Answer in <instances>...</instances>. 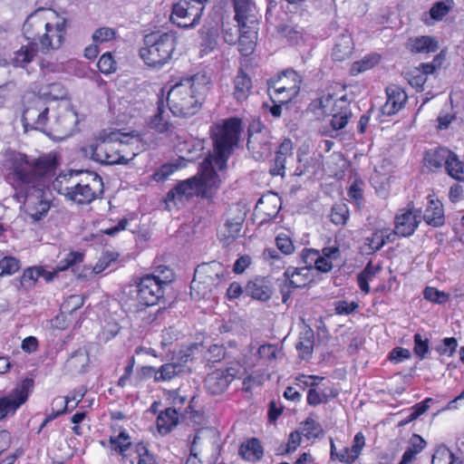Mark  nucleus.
Listing matches in <instances>:
<instances>
[{
    "label": "nucleus",
    "instance_id": "1",
    "mask_svg": "<svg viewBox=\"0 0 464 464\" xmlns=\"http://www.w3.org/2000/svg\"><path fill=\"white\" fill-rule=\"evenodd\" d=\"M58 165V157L52 152L37 159L12 150L4 152L5 180L34 222L42 220L50 210V193L45 189L44 179L55 174Z\"/></svg>",
    "mask_w": 464,
    "mask_h": 464
},
{
    "label": "nucleus",
    "instance_id": "2",
    "mask_svg": "<svg viewBox=\"0 0 464 464\" xmlns=\"http://www.w3.org/2000/svg\"><path fill=\"white\" fill-rule=\"evenodd\" d=\"M242 131V121L237 117L215 125L211 130L212 152L199 165L198 175L178 183L168 192L167 200H181L183 197L188 198L193 195L207 197L212 188H218L221 178L216 169H227V160L237 147Z\"/></svg>",
    "mask_w": 464,
    "mask_h": 464
},
{
    "label": "nucleus",
    "instance_id": "3",
    "mask_svg": "<svg viewBox=\"0 0 464 464\" xmlns=\"http://www.w3.org/2000/svg\"><path fill=\"white\" fill-rule=\"evenodd\" d=\"M211 80L205 72H198L182 79L168 91L167 102L169 111L179 117L196 114L210 90Z\"/></svg>",
    "mask_w": 464,
    "mask_h": 464
},
{
    "label": "nucleus",
    "instance_id": "4",
    "mask_svg": "<svg viewBox=\"0 0 464 464\" xmlns=\"http://www.w3.org/2000/svg\"><path fill=\"white\" fill-rule=\"evenodd\" d=\"M128 134L120 130L103 131L99 138L84 148V152L92 160L102 164H127L135 157V153L130 156L124 155V139Z\"/></svg>",
    "mask_w": 464,
    "mask_h": 464
},
{
    "label": "nucleus",
    "instance_id": "5",
    "mask_svg": "<svg viewBox=\"0 0 464 464\" xmlns=\"http://www.w3.org/2000/svg\"><path fill=\"white\" fill-rule=\"evenodd\" d=\"M177 44V36L173 32H153L144 37V45L140 56L151 68H161L172 57Z\"/></svg>",
    "mask_w": 464,
    "mask_h": 464
},
{
    "label": "nucleus",
    "instance_id": "6",
    "mask_svg": "<svg viewBox=\"0 0 464 464\" xmlns=\"http://www.w3.org/2000/svg\"><path fill=\"white\" fill-rule=\"evenodd\" d=\"M72 189L68 199L79 205L90 204L103 194L102 179L95 172L75 171L69 179Z\"/></svg>",
    "mask_w": 464,
    "mask_h": 464
},
{
    "label": "nucleus",
    "instance_id": "7",
    "mask_svg": "<svg viewBox=\"0 0 464 464\" xmlns=\"http://www.w3.org/2000/svg\"><path fill=\"white\" fill-rule=\"evenodd\" d=\"M301 76L294 70H285L276 78L267 82L268 92L273 102L286 103L300 91Z\"/></svg>",
    "mask_w": 464,
    "mask_h": 464
},
{
    "label": "nucleus",
    "instance_id": "8",
    "mask_svg": "<svg viewBox=\"0 0 464 464\" xmlns=\"http://www.w3.org/2000/svg\"><path fill=\"white\" fill-rule=\"evenodd\" d=\"M171 280L154 274L145 275L135 281L136 300L142 306H152L163 297L164 286Z\"/></svg>",
    "mask_w": 464,
    "mask_h": 464
},
{
    "label": "nucleus",
    "instance_id": "9",
    "mask_svg": "<svg viewBox=\"0 0 464 464\" xmlns=\"http://www.w3.org/2000/svg\"><path fill=\"white\" fill-rule=\"evenodd\" d=\"M52 21L45 25L40 41V49L43 53L59 49L65 38L67 30V18L56 11H52Z\"/></svg>",
    "mask_w": 464,
    "mask_h": 464
},
{
    "label": "nucleus",
    "instance_id": "10",
    "mask_svg": "<svg viewBox=\"0 0 464 464\" xmlns=\"http://www.w3.org/2000/svg\"><path fill=\"white\" fill-rule=\"evenodd\" d=\"M205 5L200 1L179 0L173 5L170 20L181 28H192L199 24Z\"/></svg>",
    "mask_w": 464,
    "mask_h": 464
},
{
    "label": "nucleus",
    "instance_id": "11",
    "mask_svg": "<svg viewBox=\"0 0 464 464\" xmlns=\"http://www.w3.org/2000/svg\"><path fill=\"white\" fill-rule=\"evenodd\" d=\"M34 386L32 379H24L5 396L0 397V420L14 415L27 401Z\"/></svg>",
    "mask_w": 464,
    "mask_h": 464
},
{
    "label": "nucleus",
    "instance_id": "12",
    "mask_svg": "<svg viewBox=\"0 0 464 464\" xmlns=\"http://www.w3.org/2000/svg\"><path fill=\"white\" fill-rule=\"evenodd\" d=\"M49 108L40 96L33 95L24 103L22 121L25 128L44 130L47 123Z\"/></svg>",
    "mask_w": 464,
    "mask_h": 464
},
{
    "label": "nucleus",
    "instance_id": "13",
    "mask_svg": "<svg viewBox=\"0 0 464 464\" xmlns=\"http://www.w3.org/2000/svg\"><path fill=\"white\" fill-rule=\"evenodd\" d=\"M51 8H39L27 16L23 24V34L29 44L39 45L45 25L52 21Z\"/></svg>",
    "mask_w": 464,
    "mask_h": 464
},
{
    "label": "nucleus",
    "instance_id": "14",
    "mask_svg": "<svg viewBox=\"0 0 464 464\" xmlns=\"http://www.w3.org/2000/svg\"><path fill=\"white\" fill-rule=\"evenodd\" d=\"M246 216V211L239 206H235L229 209L224 227L219 234L220 240L224 245H230L241 235Z\"/></svg>",
    "mask_w": 464,
    "mask_h": 464
},
{
    "label": "nucleus",
    "instance_id": "15",
    "mask_svg": "<svg viewBox=\"0 0 464 464\" xmlns=\"http://www.w3.org/2000/svg\"><path fill=\"white\" fill-rule=\"evenodd\" d=\"M238 372L239 371L237 367H227L213 371L205 379L207 392L212 395L223 393L237 377Z\"/></svg>",
    "mask_w": 464,
    "mask_h": 464
},
{
    "label": "nucleus",
    "instance_id": "16",
    "mask_svg": "<svg viewBox=\"0 0 464 464\" xmlns=\"http://www.w3.org/2000/svg\"><path fill=\"white\" fill-rule=\"evenodd\" d=\"M420 209L414 208L412 202L407 208L400 209L394 219L396 233L401 237L411 236L420 223Z\"/></svg>",
    "mask_w": 464,
    "mask_h": 464
},
{
    "label": "nucleus",
    "instance_id": "17",
    "mask_svg": "<svg viewBox=\"0 0 464 464\" xmlns=\"http://www.w3.org/2000/svg\"><path fill=\"white\" fill-rule=\"evenodd\" d=\"M247 149L256 160L266 158L272 150V142L266 130H248Z\"/></svg>",
    "mask_w": 464,
    "mask_h": 464
},
{
    "label": "nucleus",
    "instance_id": "18",
    "mask_svg": "<svg viewBox=\"0 0 464 464\" xmlns=\"http://www.w3.org/2000/svg\"><path fill=\"white\" fill-rule=\"evenodd\" d=\"M235 18L238 27L254 28L258 25V13L251 0H233Z\"/></svg>",
    "mask_w": 464,
    "mask_h": 464
},
{
    "label": "nucleus",
    "instance_id": "19",
    "mask_svg": "<svg viewBox=\"0 0 464 464\" xmlns=\"http://www.w3.org/2000/svg\"><path fill=\"white\" fill-rule=\"evenodd\" d=\"M245 294L260 302L268 301L273 295V285L267 277L256 276L245 285Z\"/></svg>",
    "mask_w": 464,
    "mask_h": 464
},
{
    "label": "nucleus",
    "instance_id": "20",
    "mask_svg": "<svg viewBox=\"0 0 464 464\" xmlns=\"http://www.w3.org/2000/svg\"><path fill=\"white\" fill-rule=\"evenodd\" d=\"M226 268L218 261H211L208 263H202L195 269L194 276L202 280L203 283L210 282L218 285L224 279Z\"/></svg>",
    "mask_w": 464,
    "mask_h": 464
},
{
    "label": "nucleus",
    "instance_id": "21",
    "mask_svg": "<svg viewBox=\"0 0 464 464\" xmlns=\"http://www.w3.org/2000/svg\"><path fill=\"white\" fill-rule=\"evenodd\" d=\"M387 101L382 106V112L393 115L401 110L408 99L406 92L398 85H390L386 88Z\"/></svg>",
    "mask_w": 464,
    "mask_h": 464
},
{
    "label": "nucleus",
    "instance_id": "22",
    "mask_svg": "<svg viewBox=\"0 0 464 464\" xmlns=\"http://www.w3.org/2000/svg\"><path fill=\"white\" fill-rule=\"evenodd\" d=\"M293 149V142L291 140H285L280 144L269 170L272 176L283 177L285 175V165L289 160H294Z\"/></svg>",
    "mask_w": 464,
    "mask_h": 464
},
{
    "label": "nucleus",
    "instance_id": "23",
    "mask_svg": "<svg viewBox=\"0 0 464 464\" xmlns=\"http://www.w3.org/2000/svg\"><path fill=\"white\" fill-rule=\"evenodd\" d=\"M148 126L150 129L160 134L171 135L174 133L176 126L169 121V114L164 108L162 100L158 102L156 113L150 117Z\"/></svg>",
    "mask_w": 464,
    "mask_h": 464
},
{
    "label": "nucleus",
    "instance_id": "24",
    "mask_svg": "<svg viewBox=\"0 0 464 464\" xmlns=\"http://www.w3.org/2000/svg\"><path fill=\"white\" fill-rule=\"evenodd\" d=\"M439 47L437 38L430 35L411 37L406 44V48L412 53H435Z\"/></svg>",
    "mask_w": 464,
    "mask_h": 464
},
{
    "label": "nucleus",
    "instance_id": "25",
    "mask_svg": "<svg viewBox=\"0 0 464 464\" xmlns=\"http://www.w3.org/2000/svg\"><path fill=\"white\" fill-rule=\"evenodd\" d=\"M233 86L232 95L234 99L237 102L246 101L252 89V81L243 69L238 70L233 80Z\"/></svg>",
    "mask_w": 464,
    "mask_h": 464
},
{
    "label": "nucleus",
    "instance_id": "26",
    "mask_svg": "<svg viewBox=\"0 0 464 464\" xmlns=\"http://www.w3.org/2000/svg\"><path fill=\"white\" fill-rule=\"evenodd\" d=\"M154 372V382H169L185 372V365L179 362H169L160 368L149 367L146 369Z\"/></svg>",
    "mask_w": 464,
    "mask_h": 464
},
{
    "label": "nucleus",
    "instance_id": "27",
    "mask_svg": "<svg viewBox=\"0 0 464 464\" xmlns=\"http://www.w3.org/2000/svg\"><path fill=\"white\" fill-rule=\"evenodd\" d=\"M285 282L292 288H302L312 281L311 271L303 267H288L284 273Z\"/></svg>",
    "mask_w": 464,
    "mask_h": 464
},
{
    "label": "nucleus",
    "instance_id": "28",
    "mask_svg": "<svg viewBox=\"0 0 464 464\" xmlns=\"http://www.w3.org/2000/svg\"><path fill=\"white\" fill-rule=\"evenodd\" d=\"M354 49V44L350 34H341L335 40L332 56L336 61H343L350 57Z\"/></svg>",
    "mask_w": 464,
    "mask_h": 464
},
{
    "label": "nucleus",
    "instance_id": "29",
    "mask_svg": "<svg viewBox=\"0 0 464 464\" xmlns=\"http://www.w3.org/2000/svg\"><path fill=\"white\" fill-rule=\"evenodd\" d=\"M257 26L254 28H243L239 27L238 32V50L240 53L246 56L255 49L256 40L257 37Z\"/></svg>",
    "mask_w": 464,
    "mask_h": 464
},
{
    "label": "nucleus",
    "instance_id": "30",
    "mask_svg": "<svg viewBox=\"0 0 464 464\" xmlns=\"http://www.w3.org/2000/svg\"><path fill=\"white\" fill-rule=\"evenodd\" d=\"M424 221L432 227H440L444 224V210L439 200L430 199L423 215Z\"/></svg>",
    "mask_w": 464,
    "mask_h": 464
},
{
    "label": "nucleus",
    "instance_id": "31",
    "mask_svg": "<svg viewBox=\"0 0 464 464\" xmlns=\"http://www.w3.org/2000/svg\"><path fill=\"white\" fill-rule=\"evenodd\" d=\"M179 422V413L173 408H168L161 411L157 418V429L162 435L171 431Z\"/></svg>",
    "mask_w": 464,
    "mask_h": 464
},
{
    "label": "nucleus",
    "instance_id": "32",
    "mask_svg": "<svg viewBox=\"0 0 464 464\" xmlns=\"http://www.w3.org/2000/svg\"><path fill=\"white\" fill-rule=\"evenodd\" d=\"M314 345V331L311 328H306L300 334L299 341L296 343V349L299 352L300 357L304 360H308L312 356Z\"/></svg>",
    "mask_w": 464,
    "mask_h": 464
},
{
    "label": "nucleus",
    "instance_id": "33",
    "mask_svg": "<svg viewBox=\"0 0 464 464\" xmlns=\"http://www.w3.org/2000/svg\"><path fill=\"white\" fill-rule=\"evenodd\" d=\"M239 454L243 459L255 462L263 457V447L257 439L253 438L240 446Z\"/></svg>",
    "mask_w": 464,
    "mask_h": 464
},
{
    "label": "nucleus",
    "instance_id": "34",
    "mask_svg": "<svg viewBox=\"0 0 464 464\" xmlns=\"http://www.w3.org/2000/svg\"><path fill=\"white\" fill-rule=\"evenodd\" d=\"M89 363V354L86 349L79 348L73 352L71 357L67 360L66 367L68 370L74 372H84L85 367Z\"/></svg>",
    "mask_w": 464,
    "mask_h": 464
},
{
    "label": "nucleus",
    "instance_id": "35",
    "mask_svg": "<svg viewBox=\"0 0 464 464\" xmlns=\"http://www.w3.org/2000/svg\"><path fill=\"white\" fill-rule=\"evenodd\" d=\"M450 150L446 148H439L433 151L428 152L425 155L426 165L430 169H440L446 167L449 157H450Z\"/></svg>",
    "mask_w": 464,
    "mask_h": 464
},
{
    "label": "nucleus",
    "instance_id": "36",
    "mask_svg": "<svg viewBox=\"0 0 464 464\" xmlns=\"http://www.w3.org/2000/svg\"><path fill=\"white\" fill-rule=\"evenodd\" d=\"M34 46V44H31L26 46H22L18 51L14 52L11 63L14 67L24 68L36 55L37 51Z\"/></svg>",
    "mask_w": 464,
    "mask_h": 464
},
{
    "label": "nucleus",
    "instance_id": "37",
    "mask_svg": "<svg viewBox=\"0 0 464 464\" xmlns=\"http://www.w3.org/2000/svg\"><path fill=\"white\" fill-rule=\"evenodd\" d=\"M218 285L215 283L205 282L198 279V276H194V278L190 285V295L194 299H205L209 298L213 290Z\"/></svg>",
    "mask_w": 464,
    "mask_h": 464
},
{
    "label": "nucleus",
    "instance_id": "38",
    "mask_svg": "<svg viewBox=\"0 0 464 464\" xmlns=\"http://www.w3.org/2000/svg\"><path fill=\"white\" fill-rule=\"evenodd\" d=\"M110 449L118 452L123 459L126 458V451L130 448L131 441L130 435L125 431H121L117 436H111L109 439Z\"/></svg>",
    "mask_w": 464,
    "mask_h": 464
},
{
    "label": "nucleus",
    "instance_id": "39",
    "mask_svg": "<svg viewBox=\"0 0 464 464\" xmlns=\"http://www.w3.org/2000/svg\"><path fill=\"white\" fill-rule=\"evenodd\" d=\"M380 61L381 55L376 53L367 54L361 60L356 61L352 64L350 73L353 76L357 75L361 72L372 69L376 64H378Z\"/></svg>",
    "mask_w": 464,
    "mask_h": 464
},
{
    "label": "nucleus",
    "instance_id": "40",
    "mask_svg": "<svg viewBox=\"0 0 464 464\" xmlns=\"http://www.w3.org/2000/svg\"><path fill=\"white\" fill-rule=\"evenodd\" d=\"M330 459L333 461L338 460L342 463L352 464L358 458L354 456L353 452H351V449L348 447H343L338 451L334 440L330 439Z\"/></svg>",
    "mask_w": 464,
    "mask_h": 464
},
{
    "label": "nucleus",
    "instance_id": "41",
    "mask_svg": "<svg viewBox=\"0 0 464 464\" xmlns=\"http://www.w3.org/2000/svg\"><path fill=\"white\" fill-rule=\"evenodd\" d=\"M336 98L338 96L331 92L330 89H327L318 99L314 101L313 104L314 107L319 108L323 114L328 115L330 112H333Z\"/></svg>",
    "mask_w": 464,
    "mask_h": 464
},
{
    "label": "nucleus",
    "instance_id": "42",
    "mask_svg": "<svg viewBox=\"0 0 464 464\" xmlns=\"http://www.w3.org/2000/svg\"><path fill=\"white\" fill-rule=\"evenodd\" d=\"M453 8L451 1H438L432 5L429 11L430 19L441 21Z\"/></svg>",
    "mask_w": 464,
    "mask_h": 464
},
{
    "label": "nucleus",
    "instance_id": "43",
    "mask_svg": "<svg viewBox=\"0 0 464 464\" xmlns=\"http://www.w3.org/2000/svg\"><path fill=\"white\" fill-rule=\"evenodd\" d=\"M76 170H72L68 174H61L53 181L52 187L54 190H56L59 194L65 196L66 198H69L72 184L69 182V179L71 174L72 177L75 176Z\"/></svg>",
    "mask_w": 464,
    "mask_h": 464
},
{
    "label": "nucleus",
    "instance_id": "44",
    "mask_svg": "<svg viewBox=\"0 0 464 464\" xmlns=\"http://www.w3.org/2000/svg\"><path fill=\"white\" fill-rule=\"evenodd\" d=\"M446 170L451 178L459 181L464 180V178L461 177V174H463V163L452 151H450V157H449V160L447 161Z\"/></svg>",
    "mask_w": 464,
    "mask_h": 464
},
{
    "label": "nucleus",
    "instance_id": "45",
    "mask_svg": "<svg viewBox=\"0 0 464 464\" xmlns=\"http://www.w3.org/2000/svg\"><path fill=\"white\" fill-rule=\"evenodd\" d=\"M323 432L324 430L321 424L312 418H307L302 423V434L308 440L318 438L323 434Z\"/></svg>",
    "mask_w": 464,
    "mask_h": 464
},
{
    "label": "nucleus",
    "instance_id": "46",
    "mask_svg": "<svg viewBox=\"0 0 464 464\" xmlns=\"http://www.w3.org/2000/svg\"><path fill=\"white\" fill-rule=\"evenodd\" d=\"M20 260L14 256H5L0 260V276H11L20 269Z\"/></svg>",
    "mask_w": 464,
    "mask_h": 464
},
{
    "label": "nucleus",
    "instance_id": "47",
    "mask_svg": "<svg viewBox=\"0 0 464 464\" xmlns=\"http://www.w3.org/2000/svg\"><path fill=\"white\" fill-rule=\"evenodd\" d=\"M39 277H41L39 266L28 267L24 270L20 277L21 285L24 288H31L35 285Z\"/></svg>",
    "mask_w": 464,
    "mask_h": 464
},
{
    "label": "nucleus",
    "instance_id": "48",
    "mask_svg": "<svg viewBox=\"0 0 464 464\" xmlns=\"http://www.w3.org/2000/svg\"><path fill=\"white\" fill-rule=\"evenodd\" d=\"M92 38L96 44L108 43L116 38V31L111 27H100L94 31Z\"/></svg>",
    "mask_w": 464,
    "mask_h": 464
},
{
    "label": "nucleus",
    "instance_id": "49",
    "mask_svg": "<svg viewBox=\"0 0 464 464\" xmlns=\"http://www.w3.org/2000/svg\"><path fill=\"white\" fill-rule=\"evenodd\" d=\"M385 245L382 232L379 229L365 238V246L369 253L379 251Z\"/></svg>",
    "mask_w": 464,
    "mask_h": 464
},
{
    "label": "nucleus",
    "instance_id": "50",
    "mask_svg": "<svg viewBox=\"0 0 464 464\" xmlns=\"http://www.w3.org/2000/svg\"><path fill=\"white\" fill-rule=\"evenodd\" d=\"M83 255L80 252H70L57 264V271H65L76 264L82 262Z\"/></svg>",
    "mask_w": 464,
    "mask_h": 464
},
{
    "label": "nucleus",
    "instance_id": "51",
    "mask_svg": "<svg viewBox=\"0 0 464 464\" xmlns=\"http://www.w3.org/2000/svg\"><path fill=\"white\" fill-rule=\"evenodd\" d=\"M280 350L276 344L266 343L263 344L258 348L257 353L260 359H263L268 362H275L277 359V355Z\"/></svg>",
    "mask_w": 464,
    "mask_h": 464
},
{
    "label": "nucleus",
    "instance_id": "52",
    "mask_svg": "<svg viewBox=\"0 0 464 464\" xmlns=\"http://www.w3.org/2000/svg\"><path fill=\"white\" fill-rule=\"evenodd\" d=\"M97 66L102 73L109 74L116 70V62L111 53H104L99 59Z\"/></svg>",
    "mask_w": 464,
    "mask_h": 464
},
{
    "label": "nucleus",
    "instance_id": "53",
    "mask_svg": "<svg viewBox=\"0 0 464 464\" xmlns=\"http://www.w3.org/2000/svg\"><path fill=\"white\" fill-rule=\"evenodd\" d=\"M138 464H158L155 457L149 451L143 443L135 446Z\"/></svg>",
    "mask_w": 464,
    "mask_h": 464
},
{
    "label": "nucleus",
    "instance_id": "54",
    "mask_svg": "<svg viewBox=\"0 0 464 464\" xmlns=\"http://www.w3.org/2000/svg\"><path fill=\"white\" fill-rule=\"evenodd\" d=\"M225 357V348L218 344L210 345L207 353L205 354V360L208 363H216L221 362Z\"/></svg>",
    "mask_w": 464,
    "mask_h": 464
},
{
    "label": "nucleus",
    "instance_id": "55",
    "mask_svg": "<svg viewBox=\"0 0 464 464\" xmlns=\"http://www.w3.org/2000/svg\"><path fill=\"white\" fill-rule=\"evenodd\" d=\"M320 256V253L318 250L312 249V248H306L302 251L301 254V260L304 264V266L303 268H307L309 271L314 269V266L318 260V257Z\"/></svg>",
    "mask_w": 464,
    "mask_h": 464
},
{
    "label": "nucleus",
    "instance_id": "56",
    "mask_svg": "<svg viewBox=\"0 0 464 464\" xmlns=\"http://www.w3.org/2000/svg\"><path fill=\"white\" fill-rule=\"evenodd\" d=\"M414 340V353L420 359H423L426 353L429 352V340L423 338L420 334H415L413 336Z\"/></svg>",
    "mask_w": 464,
    "mask_h": 464
},
{
    "label": "nucleus",
    "instance_id": "57",
    "mask_svg": "<svg viewBox=\"0 0 464 464\" xmlns=\"http://www.w3.org/2000/svg\"><path fill=\"white\" fill-rule=\"evenodd\" d=\"M177 169L178 167L174 164H164L153 173L151 179L157 182H163Z\"/></svg>",
    "mask_w": 464,
    "mask_h": 464
},
{
    "label": "nucleus",
    "instance_id": "58",
    "mask_svg": "<svg viewBox=\"0 0 464 464\" xmlns=\"http://www.w3.org/2000/svg\"><path fill=\"white\" fill-rule=\"evenodd\" d=\"M62 121V125L54 129L55 131H61L64 134H69L72 130V125L76 121L75 115L72 112H67L58 118V121Z\"/></svg>",
    "mask_w": 464,
    "mask_h": 464
},
{
    "label": "nucleus",
    "instance_id": "59",
    "mask_svg": "<svg viewBox=\"0 0 464 464\" xmlns=\"http://www.w3.org/2000/svg\"><path fill=\"white\" fill-rule=\"evenodd\" d=\"M345 113H352L350 108V102L347 100L345 94L339 96L336 98V102L334 103V107L333 108V112H330L328 115H340Z\"/></svg>",
    "mask_w": 464,
    "mask_h": 464
},
{
    "label": "nucleus",
    "instance_id": "60",
    "mask_svg": "<svg viewBox=\"0 0 464 464\" xmlns=\"http://www.w3.org/2000/svg\"><path fill=\"white\" fill-rule=\"evenodd\" d=\"M458 346L454 337L444 338L442 343L438 345L436 350L440 355H452Z\"/></svg>",
    "mask_w": 464,
    "mask_h": 464
},
{
    "label": "nucleus",
    "instance_id": "61",
    "mask_svg": "<svg viewBox=\"0 0 464 464\" xmlns=\"http://www.w3.org/2000/svg\"><path fill=\"white\" fill-rule=\"evenodd\" d=\"M348 210L345 206L334 207L331 213V220L335 225H343L348 219Z\"/></svg>",
    "mask_w": 464,
    "mask_h": 464
},
{
    "label": "nucleus",
    "instance_id": "62",
    "mask_svg": "<svg viewBox=\"0 0 464 464\" xmlns=\"http://www.w3.org/2000/svg\"><path fill=\"white\" fill-rule=\"evenodd\" d=\"M431 464H455L454 454L449 450L437 451L432 457Z\"/></svg>",
    "mask_w": 464,
    "mask_h": 464
},
{
    "label": "nucleus",
    "instance_id": "63",
    "mask_svg": "<svg viewBox=\"0 0 464 464\" xmlns=\"http://www.w3.org/2000/svg\"><path fill=\"white\" fill-rule=\"evenodd\" d=\"M423 295L426 300L438 304H442L448 299V295L445 293L440 292L433 287H426L424 289Z\"/></svg>",
    "mask_w": 464,
    "mask_h": 464
},
{
    "label": "nucleus",
    "instance_id": "64",
    "mask_svg": "<svg viewBox=\"0 0 464 464\" xmlns=\"http://www.w3.org/2000/svg\"><path fill=\"white\" fill-rule=\"evenodd\" d=\"M277 248L285 255H290L294 251V245L290 237L285 234H280L276 238Z\"/></svg>",
    "mask_w": 464,
    "mask_h": 464
}]
</instances>
